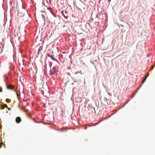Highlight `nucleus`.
Listing matches in <instances>:
<instances>
[{"mask_svg":"<svg viewBox=\"0 0 155 155\" xmlns=\"http://www.w3.org/2000/svg\"><path fill=\"white\" fill-rule=\"evenodd\" d=\"M58 72V71L56 69L55 67H54L52 69L50 70V74L51 75H54L56 73Z\"/></svg>","mask_w":155,"mask_h":155,"instance_id":"nucleus-1","label":"nucleus"},{"mask_svg":"<svg viewBox=\"0 0 155 155\" xmlns=\"http://www.w3.org/2000/svg\"><path fill=\"white\" fill-rule=\"evenodd\" d=\"M15 120L17 123H19L21 121V120L20 117H18L16 118Z\"/></svg>","mask_w":155,"mask_h":155,"instance_id":"nucleus-2","label":"nucleus"},{"mask_svg":"<svg viewBox=\"0 0 155 155\" xmlns=\"http://www.w3.org/2000/svg\"><path fill=\"white\" fill-rule=\"evenodd\" d=\"M47 9L52 14L54 15V14L52 12V8L49 7L47 8Z\"/></svg>","mask_w":155,"mask_h":155,"instance_id":"nucleus-3","label":"nucleus"},{"mask_svg":"<svg viewBox=\"0 0 155 155\" xmlns=\"http://www.w3.org/2000/svg\"><path fill=\"white\" fill-rule=\"evenodd\" d=\"M7 87L8 89H12L13 88V87L11 85H7Z\"/></svg>","mask_w":155,"mask_h":155,"instance_id":"nucleus-4","label":"nucleus"},{"mask_svg":"<svg viewBox=\"0 0 155 155\" xmlns=\"http://www.w3.org/2000/svg\"><path fill=\"white\" fill-rule=\"evenodd\" d=\"M148 77V75H147L145 77V78H144V79L142 80V83H144L146 79V78H147V77Z\"/></svg>","mask_w":155,"mask_h":155,"instance_id":"nucleus-5","label":"nucleus"},{"mask_svg":"<svg viewBox=\"0 0 155 155\" xmlns=\"http://www.w3.org/2000/svg\"><path fill=\"white\" fill-rule=\"evenodd\" d=\"M3 106H4V107L5 108V107H6V108H7L8 107H7V105L6 104H4V105H3Z\"/></svg>","mask_w":155,"mask_h":155,"instance_id":"nucleus-6","label":"nucleus"},{"mask_svg":"<svg viewBox=\"0 0 155 155\" xmlns=\"http://www.w3.org/2000/svg\"><path fill=\"white\" fill-rule=\"evenodd\" d=\"M6 101L7 102H9V99H6Z\"/></svg>","mask_w":155,"mask_h":155,"instance_id":"nucleus-7","label":"nucleus"},{"mask_svg":"<svg viewBox=\"0 0 155 155\" xmlns=\"http://www.w3.org/2000/svg\"><path fill=\"white\" fill-rule=\"evenodd\" d=\"M3 144V143L2 142H1L0 143V148L2 147V145Z\"/></svg>","mask_w":155,"mask_h":155,"instance_id":"nucleus-8","label":"nucleus"},{"mask_svg":"<svg viewBox=\"0 0 155 155\" xmlns=\"http://www.w3.org/2000/svg\"><path fill=\"white\" fill-rule=\"evenodd\" d=\"M63 15L65 18L67 19L68 18V17L67 16H65L64 14H63Z\"/></svg>","mask_w":155,"mask_h":155,"instance_id":"nucleus-9","label":"nucleus"},{"mask_svg":"<svg viewBox=\"0 0 155 155\" xmlns=\"http://www.w3.org/2000/svg\"><path fill=\"white\" fill-rule=\"evenodd\" d=\"M1 108H2V109H3L5 108V107H4L3 105L1 107Z\"/></svg>","mask_w":155,"mask_h":155,"instance_id":"nucleus-10","label":"nucleus"},{"mask_svg":"<svg viewBox=\"0 0 155 155\" xmlns=\"http://www.w3.org/2000/svg\"><path fill=\"white\" fill-rule=\"evenodd\" d=\"M7 109L9 110H11V109L10 108H8L7 107Z\"/></svg>","mask_w":155,"mask_h":155,"instance_id":"nucleus-11","label":"nucleus"},{"mask_svg":"<svg viewBox=\"0 0 155 155\" xmlns=\"http://www.w3.org/2000/svg\"><path fill=\"white\" fill-rule=\"evenodd\" d=\"M153 66H152V68H151V69H150V70H151V69H153Z\"/></svg>","mask_w":155,"mask_h":155,"instance_id":"nucleus-12","label":"nucleus"},{"mask_svg":"<svg viewBox=\"0 0 155 155\" xmlns=\"http://www.w3.org/2000/svg\"><path fill=\"white\" fill-rule=\"evenodd\" d=\"M2 89L0 90V92H2Z\"/></svg>","mask_w":155,"mask_h":155,"instance_id":"nucleus-13","label":"nucleus"},{"mask_svg":"<svg viewBox=\"0 0 155 155\" xmlns=\"http://www.w3.org/2000/svg\"><path fill=\"white\" fill-rule=\"evenodd\" d=\"M61 13L63 14H63H64V13H63V11H62V12H61Z\"/></svg>","mask_w":155,"mask_h":155,"instance_id":"nucleus-14","label":"nucleus"},{"mask_svg":"<svg viewBox=\"0 0 155 155\" xmlns=\"http://www.w3.org/2000/svg\"><path fill=\"white\" fill-rule=\"evenodd\" d=\"M110 0H108V1H109V2L110 1Z\"/></svg>","mask_w":155,"mask_h":155,"instance_id":"nucleus-15","label":"nucleus"},{"mask_svg":"<svg viewBox=\"0 0 155 155\" xmlns=\"http://www.w3.org/2000/svg\"><path fill=\"white\" fill-rule=\"evenodd\" d=\"M87 128L86 127H85V129H86Z\"/></svg>","mask_w":155,"mask_h":155,"instance_id":"nucleus-16","label":"nucleus"},{"mask_svg":"<svg viewBox=\"0 0 155 155\" xmlns=\"http://www.w3.org/2000/svg\"><path fill=\"white\" fill-rule=\"evenodd\" d=\"M51 0H50V1H51Z\"/></svg>","mask_w":155,"mask_h":155,"instance_id":"nucleus-17","label":"nucleus"}]
</instances>
